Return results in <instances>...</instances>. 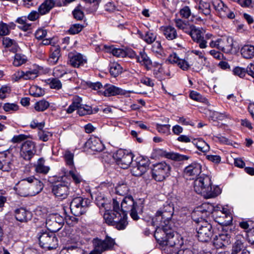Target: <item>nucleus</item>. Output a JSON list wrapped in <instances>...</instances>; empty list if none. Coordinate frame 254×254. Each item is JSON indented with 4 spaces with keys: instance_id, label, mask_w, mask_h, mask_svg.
<instances>
[{
    "instance_id": "aec40b11",
    "label": "nucleus",
    "mask_w": 254,
    "mask_h": 254,
    "mask_svg": "<svg viewBox=\"0 0 254 254\" xmlns=\"http://www.w3.org/2000/svg\"><path fill=\"white\" fill-rule=\"evenodd\" d=\"M189 35L194 42L198 44L200 48L204 49L207 47V41L202 36L201 30L196 28L195 26H193Z\"/></svg>"
},
{
    "instance_id": "412c9836",
    "label": "nucleus",
    "mask_w": 254,
    "mask_h": 254,
    "mask_svg": "<svg viewBox=\"0 0 254 254\" xmlns=\"http://www.w3.org/2000/svg\"><path fill=\"white\" fill-rule=\"evenodd\" d=\"M27 180L30 183V187L29 190L30 196H34L41 192L43 190V183L34 177L27 178Z\"/></svg>"
},
{
    "instance_id": "cd10ccee",
    "label": "nucleus",
    "mask_w": 254,
    "mask_h": 254,
    "mask_svg": "<svg viewBox=\"0 0 254 254\" xmlns=\"http://www.w3.org/2000/svg\"><path fill=\"white\" fill-rule=\"evenodd\" d=\"M60 223L56 222L55 215H51L47 218L46 226L50 232H56L61 229Z\"/></svg>"
},
{
    "instance_id": "bb28decb",
    "label": "nucleus",
    "mask_w": 254,
    "mask_h": 254,
    "mask_svg": "<svg viewBox=\"0 0 254 254\" xmlns=\"http://www.w3.org/2000/svg\"><path fill=\"white\" fill-rule=\"evenodd\" d=\"M16 219L21 222H26L31 218V213L23 208H20L15 210Z\"/></svg>"
},
{
    "instance_id": "13d9d810",
    "label": "nucleus",
    "mask_w": 254,
    "mask_h": 254,
    "mask_svg": "<svg viewBox=\"0 0 254 254\" xmlns=\"http://www.w3.org/2000/svg\"><path fill=\"white\" fill-rule=\"evenodd\" d=\"M38 75V71L37 69L29 70L24 72V79H33Z\"/></svg>"
},
{
    "instance_id": "69168bd1",
    "label": "nucleus",
    "mask_w": 254,
    "mask_h": 254,
    "mask_svg": "<svg viewBox=\"0 0 254 254\" xmlns=\"http://www.w3.org/2000/svg\"><path fill=\"white\" fill-rule=\"evenodd\" d=\"M253 222L251 221H243L239 223L240 227L244 229L245 232L248 234V232L252 229H253Z\"/></svg>"
},
{
    "instance_id": "4468645a",
    "label": "nucleus",
    "mask_w": 254,
    "mask_h": 254,
    "mask_svg": "<svg viewBox=\"0 0 254 254\" xmlns=\"http://www.w3.org/2000/svg\"><path fill=\"white\" fill-rule=\"evenodd\" d=\"M213 5L217 14L221 18L233 19L235 15L234 12L231 10L221 0H214Z\"/></svg>"
},
{
    "instance_id": "5fc2aeb1",
    "label": "nucleus",
    "mask_w": 254,
    "mask_h": 254,
    "mask_svg": "<svg viewBox=\"0 0 254 254\" xmlns=\"http://www.w3.org/2000/svg\"><path fill=\"white\" fill-rule=\"evenodd\" d=\"M73 153L68 150L65 151L64 154V158L66 161V164L69 167H72L73 166Z\"/></svg>"
},
{
    "instance_id": "ea45409f",
    "label": "nucleus",
    "mask_w": 254,
    "mask_h": 254,
    "mask_svg": "<svg viewBox=\"0 0 254 254\" xmlns=\"http://www.w3.org/2000/svg\"><path fill=\"white\" fill-rule=\"evenodd\" d=\"M147 28L148 29V31H145V35L144 36V41L148 44H151L155 42L156 38V35L152 30L150 28V25H145Z\"/></svg>"
},
{
    "instance_id": "3c124183",
    "label": "nucleus",
    "mask_w": 254,
    "mask_h": 254,
    "mask_svg": "<svg viewBox=\"0 0 254 254\" xmlns=\"http://www.w3.org/2000/svg\"><path fill=\"white\" fill-rule=\"evenodd\" d=\"M66 73V68L63 65H58L53 70V75L57 78L62 77Z\"/></svg>"
},
{
    "instance_id": "8fccbe9b",
    "label": "nucleus",
    "mask_w": 254,
    "mask_h": 254,
    "mask_svg": "<svg viewBox=\"0 0 254 254\" xmlns=\"http://www.w3.org/2000/svg\"><path fill=\"white\" fill-rule=\"evenodd\" d=\"M211 118L213 121H223L226 118H229V115L226 114L225 112L220 113L216 111L211 112Z\"/></svg>"
},
{
    "instance_id": "0e129e2a",
    "label": "nucleus",
    "mask_w": 254,
    "mask_h": 254,
    "mask_svg": "<svg viewBox=\"0 0 254 254\" xmlns=\"http://www.w3.org/2000/svg\"><path fill=\"white\" fill-rule=\"evenodd\" d=\"M19 107L16 103H5L3 106V109L5 112L16 111L18 110Z\"/></svg>"
},
{
    "instance_id": "a19ab883",
    "label": "nucleus",
    "mask_w": 254,
    "mask_h": 254,
    "mask_svg": "<svg viewBox=\"0 0 254 254\" xmlns=\"http://www.w3.org/2000/svg\"><path fill=\"white\" fill-rule=\"evenodd\" d=\"M153 153L155 157H165L167 159H172L173 152H167L163 149L155 148L153 150Z\"/></svg>"
},
{
    "instance_id": "052dcab7",
    "label": "nucleus",
    "mask_w": 254,
    "mask_h": 254,
    "mask_svg": "<svg viewBox=\"0 0 254 254\" xmlns=\"http://www.w3.org/2000/svg\"><path fill=\"white\" fill-rule=\"evenodd\" d=\"M84 26L80 24H74L72 25L68 30V32L71 34H76L82 31Z\"/></svg>"
},
{
    "instance_id": "72a5a7b5",
    "label": "nucleus",
    "mask_w": 254,
    "mask_h": 254,
    "mask_svg": "<svg viewBox=\"0 0 254 254\" xmlns=\"http://www.w3.org/2000/svg\"><path fill=\"white\" fill-rule=\"evenodd\" d=\"M51 54L49 58V62L52 64H56L61 56V50L59 46H52L50 49Z\"/></svg>"
},
{
    "instance_id": "e2e57ef3",
    "label": "nucleus",
    "mask_w": 254,
    "mask_h": 254,
    "mask_svg": "<svg viewBox=\"0 0 254 254\" xmlns=\"http://www.w3.org/2000/svg\"><path fill=\"white\" fill-rule=\"evenodd\" d=\"M125 53L126 54V57H128L129 58H134L135 57L138 62L141 63L143 62V55L141 52L140 53L141 57L136 56L135 52L131 49H127L125 50Z\"/></svg>"
},
{
    "instance_id": "0eeeda50",
    "label": "nucleus",
    "mask_w": 254,
    "mask_h": 254,
    "mask_svg": "<svg viewBox=\"0 0 254 254\" xmlns=\"http://www.w3.org/2000/svg\"><path fill=\"white\" fill-rule=\"evenodd\" d=\"M40 246L49 250L56 249L58 247V238L53 232L41 230L37 235Z\"/></svg>"
},
{
    "instance_id": "f3484780",
    "label": "nucleus",
    "mask_w": 254,
    "mask_h": 254,
    "mask_svg": "<svg viewBox=\"0 0 254 254\" xmlns=\"http://www.w3.org/2000/svg\"><path fill=\"white\" fill-rule=\"evenodd\" d=\"M201 169L200 163L193 162L185 168L183 173L186 177H190V179H193L201 173Z\"/></svg>"
},
{
    "instance_id": "774afa93",
    "label": "nucleus",
    "mask_w": 254,
    "mask_h": 254,
    "mask_svg": "<svg viewBox=\"0 0 254 254\" xmlns=\"http://www.w3.org/2000/svg\"><path fill=\"white\" fill-rule=\"evenodd\" d=\"M172 254H195L196 250H191L190 249H181L178 250V249L174 252H171Z\"/></svg>"
},
{
    "instance_id": "7ed1b4c3",
    "label": "nucleus",
    "mask_w": 254,
    "mask_h": 254,
    "mask_svg": "<svg viewBox=\"0 0 254 254\" xmlns=\"http://www.w3.org/2000/svg\"><path fill=\"white\" fill-rule=\"evenodd\" d=\"M193 188L196 193L205 198L215 197L221 192L219 187L212 186L210 178L206 175L196 178L193 183Z\"/></svg>"
},
{
    "instance_id": "37998d69",
    "label": "nucleus",
    "mask_w": 254,
    "mask_h": 254,
    "mask_svg": "<svg viewBox=\"0 0 254 254\" xmlns=\"http://www.w3.org/2000/svg\"><path fill=\"white\" fill-rule=\"evenodd\" d=\"M131 173L134 176L139 177L143 174V163L140 161H137L132 167Z\"/></svg>"
},
{
    "instance_id": "603ef678",
    "label": "nucleus",
    "mask_w": 254,
    "mask_h": 254,
    "mask_svg": "<svg viewBox=\"0 0 254 254\" xmlns=\"http://www.w3.org/2000/svg\"><path fill=\"white\" fill-rule=\"evenodd\" d=\"M49 107L48 102L45 100H41L35 104L34 108L37 111L42 112L46 110Z\"/></svg>"
},
{
    "instance_id": "b1692460",
    "label": "nucleus",
    "mask_w": 254,
    "mask_h": 254,
    "mask_svg": "<svg viewBox=\"0 0 254 254\" xmlns=\"http://www.w3.org/2000/svg\"><path fill=\"white\" fill-rule=\"evenodd\" d=\"M85 147L91 150L100 152L104 150V146L99 138L92 137H90L85 143Z\"/></svg>"
},
{
    "instance_id": "6e6552de",
    "label": "nucleus",
    "mask_w": 254,
    "mask_h": 254,
    "mask_svg": "<svg viewBox=\"0 0 254 254\" xmlns=\"http://www.w3.org/2000/svg\"><path fill=\"white\" fill-rule=\"evenodd\" d=\"M200 219V220L199 218L194 219V221L197 224L196 228L197 238L200 242H207L211 239L212 236V226L204 219Z\"/></svg>"
},
{
    "instance_id": "09e8293b",
    "label": "nucleus",
    "mask_w": 254,
    "mask_h": 254,
    "mask_svg": "<svg viewBox=\"0 0 254 254\" xmlns=\"http://www.w3.org/2000/svg\"><path fill=\"white\" fill-rule=\"evenodd\" d=\"M109 52L117 57L124 58L126 56L125 50L120 48H116L114 46L109 48Z\"/></svg>"
},
{
    "instance_id": "7c9ffc66",
    "label": "nucleus",
    "mask_w": 254,
    "mask_h": 254,
    "mask_svg": "<svg viewBox=\"0 0 254 254\" xmlns=\"http://www.w3.org/2000/svg\"><path fill=\"white\" fill-rule=\"evenodd\" d=\"M161 29L164 35L168 40H172L178 36L177 31L174 27L171 26H163Z\"/></svg>"
},
{
    "instance_id": "2eb2a0df",
    "label": "nucleus",
    "mask_w": 254,
    "mask_h": 254,
    "mask_svg": "<svg viewBox=\"0 0 254 254\" xmlns=\"http://www.w3.org/2000/svg\"><path fill=\"white\" fill-rule=\"evenodd\" d=\"M35 144L34 142L27 140L22 144L20 150V156L23 159L29 161L36 153Z\"/></svg>"
},
{
    "instance_id": "2f4dec72",
    "label": "nucleus",
    "mask_w": 254,
    "mask_h": 254,
    "mask_svg": "<svg viewBox=\"0 0 254 254\" xmlns=\"http://www.w3.org/2000/svg\"><path fill=\"white\" fill-rule=\"evenodd\" d=\"M242 56L245 59H252L254 57V46L245 45L240 50Z\"/></svg>"
},
{
    "instance_id": "f257e3e1",
    "label": "nucleus",
    "mask_w": 254,
    "mask_h": 254,
    "mask_svg": "<svg viewBox=\"0 0 254 254\" xmlns=\"http://www.w3.org/2000/svg\"><path fill=\"white\" fill-rule=\"evenodd\" d=\"M97 204L99 207H102L105 209V212L103 217L107 224L115 226L118 230L125 229L127 225V214L124 213V215H122L121 213L119 201L116 199H113L111 204L103 199L101 201L97 200Z\"/></svg>"
},
{
    "instance_id": "9d476101",
    "label": "nucleus",
    "mask_w": 254,
    "mask_h": 254,
    "mask_svg": "<svg viewBox=\"0 0 254 254\" xmlns=\"http://www.w3.org/2000/svg\"><path fill=\"white\" fill-rule=\"evenodd\" d=\"M90 200L88 198L76 197L70 202L71 211L75 216H80L86 212Z\"/></svg>"
},
{
    "instance_id": "ddd939ff",
    "label": "nucleus",
    "mask_w": 254,
    "mask_h": 254,
    "mask_svg": "<svg viewBox=\"0 0 254 254\" xmlns=\"http://www.w3.org/2000/svg\"><path fill=\"white\" fill-rule=\"evenodd\" d=\"M117 164L123 169H127L133 159V155L125 150L119 149L115 155Z\"/></svg>"
},
{
    "instance_id": "49530a36",
    "label": "nucleus",
    "mask_w": 254,
    "mask_h": 254,
    "mask_svg": "<svg viewBox=\"0 0 254 254\" xmlns=\"http://www.w3.org/2000/svg\"><path fill=\"white\" fill-rule=\"evenodd\" d=\"M151 50L153 52L156 53L161 57L165 56V52L160 41H156L153 43Z\"/></svg>"
},
{
    "instance_id": "79ce46f5",
    "label": "nucleus",
    "mask_w": 254,
    "mask_h": 254,
    "mask_svg": "<svg viewBox=\"0 0 254 254\" xmlns=\"http://www.w3.org/2000/svg\"><path fill=\"white\" fill-rule=\"evenodd\" d=\"M27 61V57L24 55L17 53L14 56L13 64L14 66L18 67L26 63Z\"/></svg>"
},
{
    "instance_id": "f704fd0d",
    "label": "nucleus",
    "mask_w": 254,
    "mask_h": 254,
    "mask_svg": "<svg viewBox=\"0 0 254 254\" xmlns=\"http://www.w3.org/2000/svg\"><path fill=\"white\" fill-rule=\"evenodd\" d=\"M116 192L120 195H125L127 194L129 191V187L127 181L121 180L117 184L115 188Z\"/></svg>"
},
{
    "instance_id": "f8f14e48",
    "label": "nucleus",
    "mask_w": 254,
    "mask_h": 254,
    "mask_svg": "<svg viewBox=\"0 0 254 254\" xmlns=\"http://www.w3.org/2000/svg\"><path fill=\"white\" fill-rule=\"evenodd\" d=\"M115 244V240L106 236L104 240H97L95 242L94 249L89 254H101L105 251L111 250Z\"/></svg>"
},
{
    "instance_id": "1a4fd4ad",
    "label": "nucleus",
    "mask_w": 254,
    "mask_h": 254,
    "mask_svg": "<svg viewBox=\"0 0 254 254\" xmlns=\"http://www.w3.org/2000/svg\"><path fill=\"white\" fill-rule=\"evenodd\" d=\"M82 98L80 97L74 96L72 99L71 104L66 110V113L71 114L75 110H77V114L80 116L92 114V107L87 105L82 104Z\"/></svg>"
},
{
    "instance_id": "6e6d98bb",
    "label": "nucleus",
    "mask_w": 254,
    "mask_h": 254,
    "mask_svg": "<svg viewBox=\"0 0 254 254\" xmlns=\"http://www.w3.org/2000/svg\"><path fill=\"white\" fill-rule=\"evenodd\" d=\"M52 134L48 131L44 130L43 129L40 130L38 133V136L40 140L43 141H47L50 137H51Z\"/></svg>"
},
{
    "instance_id": "c85d7f7f",
    "label": "nucleus",
    "mask_w": 254,
    "mask_h": 254,
    "mask_svg": "<svg viewBox=\"0 0 254 254\" xmlns=\"http://www.w3.org/2000/svg\"><path fill=\"white\" fill-rule=\"evenodd\" d=\"M213 210V206L207 203H203L200 206L197 207L193 213V215H201L202 217L209 215Z\"/></svg>"
},
{
    "instance_id": "c9c22d12",
    "label": "nucleus",
    "mask_w": 254,
    "mask_h": 254,
    "mask_svg": "<svg viewBox=\"0 0 254 254\" xmlns=\"http://www.w3.org/2000/svg\"><path fill=\"white\" fill-rule=\"evenodd\" d=\"M50 168L48 166L45 165V160L43 158H39L35 165V171L37 173L44 174H47Z\"/></svg>"
},
{
    "instance_id": "c756f323",
    "label": "nucleus",
    "mask_w": 254,
    "mask_h": 254,
    "mask_svg": "<svg viewBox=\"0 0 254 254\" xmlns=\"http://www.w3.org/2000/svg\"><path fill=\"white\" fill-rule=\"evenodd\" d=\"M55 1L54 0H45L39 6L38 10L41 15L48 13L54 7Z\"/></svg>"
},
{
    "instance_id": "bf43d9fd",
    "label": "nucleus",
    "mask_w": 254,
    "mask_h": 254,
    "mask_svg": "<svg viewBox=\"0 0 254 254\" xmlns=\"http://www.w3.org/2000/svg\"><path fill=\"white\" fill-rule=\"evenodd\" d=\"M170 125L157 124L156 129L161 133L168 134L170 132Z\"/></svg>"
},
{
    "instance_id": "5701e85b",
    "label": "nucleus",
    "mask_w": 254,
    "mask_h": 254,
    "mask_svg": "<svg viewBox=\"0 0 254 254\" xmlns=\"http://www.w3.org/2000/svg\"><path fill=\"white\" fill-rule=\"evenodd\" d=\"M30 183L27 180V178L21 180L15 187L14 189L16 193L23 197L30 196L29 188Z\"/></svg>"
},
{
    "instance_id": "6ab92c4d",
    "label": "nucleus",
    "mask_w": 254,
    "mask_h": 254,
    "mask_svg": "<svg viewBox=\"0 0 254 254\" xmlns=\"http://www.w3.org/2000/svg\"><path fill=\"white\" fill-rule=\"evenodd\" d=\"M168 61L171 64H176L183 70H188L193 63L190 64L186 60L179 58L175 53L171 54L168 58Z\"/></svg>"
},
{
    "instance_id": "de8ad7c7",
    "label": "nucleus",
    "mask_w": 254,
    "mask_h": 254,
    "mask_svg": "<svg viewBox=\"0 0 254 254\" xmlns=\"http://www.w3.org/2000/svg\"><path fill=\"white\" fill-rule=\"evenodd\" d=\"M122 68L118 63H113L111 64L110 68V72L114 77L118 76L121 72Z\"/></svg>"
},
{
    "instance_id": "c03bdc74",
    "label": "nucleus",
    "mask_w": 254,
    "mask_h": 254,
    "mask_svg": "<svg viewBox=\"0 0 254 254\" xmlns=\"http://www.w3.org/2000/svg\"><path fill=\"white\" fill-rule=\"evenodd\" d=\"M61 254H82L83 250L75 247L71 246L62 250Z\"/></svg>"
},
{
    "instance_id": "e433bc0d",
    "label": "nucleus",
    "mask_w": 254,
    "mask_h": 254,
    "mask_svg": "<svg viewBox=\"0 0 254 254\" xmlns=\"http://www.w3.org/2000/svg\"><path fill=\"white\" fill-rule=\"evenodd\" d=\"M244 238L241 236H237L236 241L232 247V254H237L245 248L244 245Z\"/></svg>"
},
{
    "instance_id": "338daca9",
    "label": "nucleus",
    "mask_w": 254,
    "mask_h": 254,
    "mask_svg": "<svg viewBox=\"0 0 254 254\" xmlns=\"http://www.w3.org/2000/svg\"><path fill=\"white\" fill-rule=\"evenodd\" d=\"M69 175L76 184H80L82 181L80 175L73 171H70Z\"/></svg>"
},
{
    "instance_id": "9b49d317",
    "label": "nucleus",
    "mask_w": 254,
    "mask_h": 254,
    "mask_svg": "<svg viewBox=\"0 0 254 254\" xmlns=\"http://www.w3.org/2000/svg\"><path fill=\"white\" fill-rule=\"evenodd\" d=\"M12 148L0 152V161L1 162L0 170L2 171L9 172L15 166V157L11 151Z\"/></svg>"
},
{
    "instance_id": "a18cd8bd",
    "label": "nucleus",
    "mask_w": 254,
    "mask_h": 254,
    "mask_svg": "<svg viewBox=\"0 0 254 254\" xmlns=\"http://www.w3.org/2000/svg\"><path fill=\"white\" fill-rule=\"evenodd\" d=\"M198 9L199 11L205 15H208L210 13V5L208 2L200 1L198 6Z\"/></svg>"
},
{
    "instance_id": "864d4df0",
    "label": "nucleus",
    "mask_w": 254,
    "mask_h": 254,
    "mask_svg": "<svg viewBox=\"0 0 254 254\" xmlns=\"http://www.w3.org/2000/svg\"><path fill=\"white\" fill-rule=\"evenodd\" d=\"M29 93L31 95L34 97H41L44 94V91L40 87L37 86H33L30 87Z\"/></svg>"
},
{
    "instance_id": "4c0bfd02",
    "label": "nucleus",
    "mask_w": 254,
    "mask_h": 254,
    "mask_svg": "<svg viewBox=\"0 0 254 254\" xmlns=\"http://www.w3.org/2000/svg\"><path fill=\"white\" fill-rule=\"evenodd\" d=\"M192 142L199 151L203 153L208 152L210 149L209 145L201 139H194Z\"/></svg>"
},
{
    "instance_id": "393cba45",
    "label": "nucleus",
    "mask_w": 254,
    "mask_h": 254,
    "mask_svg": "<svg viewBox=\"0 0 254 254\" xmlns=\"http://www.w3.org/2000/svg\"><path fill=\"white\" fill-rule=\"evenodd\" d=\"M234 46V40L231 37L221 38L220 51L225 53H231Z\"/></svg>"
},
{
    "instance_id": "f03ea898",
    "label": "nucleus",
    "mask_w": 254,
    "mask_h": 254,
    "mask_svg": "<svg viewBox=\"0 0 254 254\" xmlns=\"http://www.w3.org/2000/svg\"><path fill=\"white\" fill-rule=\"evenodd\" d=\"M154 236L157 242L163 246L169 254L177 251L181 243L179 236L175 232V226L166 224L156 227Z\"/></svg>"
},
{
    "instance_id": "a211bd4d",
    "label": "nucleus",
    "mask_w": 254,
    "mask_h": 254,
    "mask_svg": "<svg viewBox=\"0 0 254 254\" xmlns=\"http://www.w3.org/2000/svg\"><path fill=\"white\" fill-rule=\"evenodd\" d=\"M231 236L226 232H223L215 235L213 240V244L216 249H220L230 243Z\"/></svg>"
},
{
    "instance_id": "4d7b16f0",
    "label": "nucleus",
    "mask_w": 254,
    "mask_h": 254,
    "mask_svg": "<svg viewBox=\"0 0 254 254\" xmlns=\"http://www.w3.org/2000/svg\"><path fill=\"white\" fill-rule=\"evenodd\" d=\"M49 85L51 88L59 90L62 87V84L61 81L58 78H52L50 80Z\"/></svg>"
},
{
    "instance_id": "a878e982",
    "label": "nucleus",
    "mask_w": 254,
    "mask_h": 254,
    "mask_svg": "<svg viewBox=\"0 0 254 254\" xmlns=\"http://www.w3.org/2000/svg\"><path fill=\"white\" fill-rule=\"evenodd\" d=\"M68 58L69 64L74 67H78L86 62V60L83 59L82 55L80 54H70L68 55Z\"/></svg>"
},
{
    "instance_id": "4be33fe9",
    "label": "nucleus",
    "mask_w": 254,
    "mask_h": 254,
    "mask_svg": "<svg viewBox=\"0 0 254 254\" xmlns=\"http://www.w3.org/2000/svg\"><path fill=\"white\" fill-rule=\"evenodd\" d=\"M153 73L157 77L162 78L165 76H170L171 73L169 67L158 63H154Z\"/></svg>"
},
{
    "instance_id": "680f3d73",
    "label": "nucleus",
    "mask_w": 254,
    "mask_h": 254,
    "mask_svg": "<svg viewBox=\"0 0 254 254\" xmlns=\"http://www.w3.org/2000/svg\"><path fill=\"white\" fill-rule=\"evenodd\" d=\"M190 97L191 99L199 102H205L207 100L203 97L201 95L196 91H192L190 94Z\"/></svg>"
},
{
    "instance_id": "20e7f679",
    "label": "nucleus",
    "mask_w": 254,
    "mask_h": 254,
    "mask_svg": "<svg viewBox=\"0 0 254 254\" xmlns=\"http://www.w3.org/2000/svg\"><path fill=\"white\" fill-rule=\"evenodd\" d=\"M171 166L164 161L151 165L148 158L144 157V169L149 170L152 179L157 182H162L171 175Z\"/></svg>"
},
{
    "instance_id": "dca6fc26",
    "label": "nucleus",
    "mask_w": 254,
    "mask_h": 254,
    "mask_svg": "<svg viewBox=\"0 0 254 254\" xmlns=\"http://www.w3.org/2000/svg\"><path fill=\"white\" fill-rule=\"evenodd\" d=\"M52 192L60 199H64L69 194V188L67 183L59 182L53 186Z\"/></svg>"
},
{
    "instance_id": "58836bf2",
    "label": "nucleus",
    "mask_w": 254,
    "mask_h": 254,
    "mask_svg": "<svg viewBox=\"0 0 254 254\" xmlns=\"http://www.w3.org/2000/svg\"><path fill=\"white\" fill-rule=\"evenodd\" d=\"M27 18L25 16H22L18 18L16 22L19 24L18 27L23 31H27L31 28V24L27 22Z\"/></svg>"
},
{
    "instance_id": "39448f33",
    "label": "nucleus",
    "mask_w": 254,
    "mask_h": 254,
    "mask_svg": "<svg viewBox=\"0 0 254 254\" xmlns=\"http://www.w3.org/2000/svg\"><path fill=\"white\" fill-rule=\"evenodd\" d=\"M143 211V205L142 203L135 202L132 196H126L121 204L120 212L124 215L130 212V216L134 220H138L140 216L142 215Z\"/></svg>"
},
{
    "instance_id": "473e14b6",
    "label": "nucleus",
    "mask_w": 254,
    "mask_h": 254,
    "mask_svg": "<svg viewBox=\"0 0 254 254\" xmlns=\"http://www.w3.org/2000/svg\"><path fill=\"white\" fill-rule=\"evenodd\" d=\"M103 94L105 96H111L119 95L122 90L120 88L113 85L106 84L104 87Z\"/></svg>"
},
{
    "instance_id": "423d86ee",
    "label": "nucleus",
    "mask_w": 254,
    "mask_h": 254,
    "mask_svg": "<svg viewBox=\"0 0 254 254\" xmlns=\"http://www.w3.org/2000/svg\"><path fill=\"white\" fill-rule=\"evenodd\" d=\"M174 210L173 204L166 202L163 205V207L157 212L155 217L152 219L151 223L156 227L165 224L173 225L174 223L171 218L174 214Z\"/></svg>"
}]
</instances>
